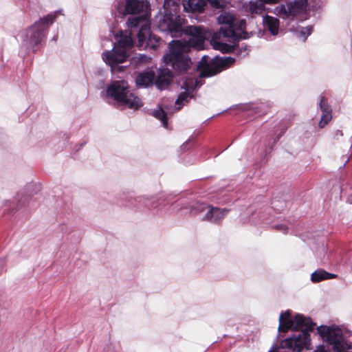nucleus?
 Masks as SVG:
<instances>
[{
    "label": "nucleus",
    "mask_w": 352,
    "mask_h": 352,
    "mask_svg": "<svg viewBox=\"0 0 352 352\" xmlns=\"http://www.w3.org/2000/svg\"><path fill=\"white\" fill-rule=\"evenodd\" d=\"M208 57L204 56L201 63L204 65L203 69L200 71L199 78H208L220 73L222 69L230 66L234 63L235 59L232 57H219L216 56L208 63Z\"/></svg>",
    "instance_id": "9"
},
{
    "label": "nucleus",
    "mask_w": 352,
    "mask_h": 352,
    "mask_svg": "<svg viewBox=\"0 0 352 352\" xmlns=\"http://www.w3.org/2000/svg\"><path fill=\"white\" fill-rule=\"evenodd\" d=\"M319 107L322 116L318 125L320 128H323L332 118L331 108L323 96L320 97Z\"/></svg>",
    "instance_id": "14"
},
{
    "label": "nucleus",
    "mask_w": 352,
    "mask_h": 352,
    "mask_svg": "<svg viewBox=\"0 0 352 352\" xmlns=\"http://www.w3.org/2000/svg\"><path fill=\"white\" fill-rule=\"evenodd\" d=\"M263 23L265 28L267 29L272 35L275 36L278 34L279 20L277 18L266 14L263 17Z\"/></svg>",
    "instance_id": "19"
},
{
    "label": "nucleus",
    "mask_w": 352,
    "mask_h": 352,
    "mask_svg": "<svg viewBox=\"0 0 352 352\" xmlns=\"http://www.w3.org/2000/svg\"><path fill=\"white\" fill-rule=\"evenodd\" d=\"M292 312L290 310H287L285 312H282L279 317V327L278 331H286L289 328L294 327V319H290Z\"/></svg>",
    "instance_id": "18"
},
{
    "label": "nucleus",
    "mask_w": 352,
    "mask_h": 352,
    "mask_svg": "<svg viewBox=\"0 0 352 352\" xmlns=\"http://www.w3.org/2000/svg\"><path fill=\"white\" fill-rule=\"evenodd\" d=\"M140 202H143L144 206L148 208H153L155 207L154 201L149 199L140 198Z\"/></svg>",
    "instance_id": "27"
},
{
    "label": "nucleus",
    "mask_w": 352,
    "mask_h": 352,
    "mask_svg": "<svg viewBox=\"0 0 352 352\" xmlns=\"http://www.w3.org/2000/svg\"><path fill=\"white\" fill-rule=\"evenodd\" d=\"M187 145V142H185L183 145H182V147H186Z\"/></svg>",
    "instance_id": "34"
},
{
    "label": "nucleus",
    "mask_w": 352,
    "mask_h": 352,
    "mask_svg": "<svg viewBox=\"0 0 352 352\" xmlns=\"http://www.w3.org/2000/svg\"><path fill=\"white\" fill-rule=\"evenodd\" d=\"M210 205L205 203L197 202L192 208L191 212L195 214H199L204 212H207Z\"/></svg>",
    "instance_id": "23"
},
{
    "label": "nucleus",
    "mask_w": 352,
    "mask_h": 352,
    "mask_svg": "<svg viewBox=\"0 0 352 352\" xmlns=\"http://www.w3.org/2000/svg\"><path fill=\"white\" fill-rule=\"evenodd\" d=\"M208 3L216 9L221 8L225 6V2L223 0H204V7Z\"/></svg>",
    "instance_id": "25"
},
{
    "label": "nucleus",
    "mask_w": 352,
    "mask_h": 352,
    "mask_svg": "<svg viewBox=\"0 0 352 352\" xmlns=\"http://www.w3.org/2000/svg\"><path fill=\"white\" fill-rule=\"evenodd\" d=\"M129 85L124 80L113 81L107 85L106 96L113 98L120 105L137 109L142 106L141 100L129 91Z\"/></svg>",
    "instance_id": "6"
},
{
    "label": "nucleus",
    "mask_w": 352,
    "mask_h": 352,
    "mask_svg": "<svg viewBox=\"0 0 352 352\" xmlns=\"http://www.w3.org/2000/svg\"><path fill=\"white\" fill-rule=\"evenodd\" d=\"M178 85L184 91L179 95L175 100V104L177 105L175 109L177 111L184 105V102H188V99L192 98L194 90L200 87L203 85V82L201 79L195 78L186 75L178 81Z\"/></svg>",
    "instance_id": "10"
},
{
    "label": "nucleus",
    "mask_w": 352,
    "mask_h": 352,
    "mask_svg": "<svg viewBox=\"0 0 352 352\" xmlns=\"http://www.w3.org/2000/svg\"><path fill=\"white\" fill-rule=\"evenodd\" d=\"M312 30L313 27L311 25L301 28L300 34L301 36H304V41L306 40L307 37L311 34Z\"/></svg>",
    "instance_id": "26"
},
{
    "label": "nucleus",
    "mask_w": 352,
    "mask_h": 352,
    "mask_svg": "<svg viewBox=\"0 0 352 352\" xmlns=\"http://www.w3.org/2000/svg\"><path fill=\"white\" fill-rule=\"evenodd\" d=\"M164 108L166 107H164V104H162L158 109L154 111L153 115L154 117L161 120L164 127L167 128V113L165 111Z\"/></svg>",
    "instance_id": "21"
},
{
    "label": "nucleus",
    "mask_w": 352,
    "mask_h": 352,
    "mask_svg": "<svg viewBox=\"0 0 352 352\" xmlns=\"http://www.w3.org/2000/svg\"><path fill=\"white\" fill-rule=\"evenodd\" d=\"M336 274L329 273V275H328V276H327V279L333 278H336Z\"/></svg>",
    "instance_id": "33"
},
{
    "label": "nucleus",
    "mask_w": 352,
    "mask_h": 352,
    "mask_svg": "<svg viewBox=\"0 0 352 352\" xmlns=\"http://www.w3.org/2000/svg\"><path fill=\"white\" fill-rule=\"evenodd\" d=\"M329 272L324 270H316L311 274V279L314 283H319L323 280H327Z\"/></svg>",
    "instance_id": "22"
},
{
    "label": "nucleus",
    "mask_w": 352,
    "mask_h": 352,
    "mask_svg": "<svg viewBox=\"0 0 352 352\" xmlns=\"http://www.w3.org/2000/svg\"><path fill=\"white\" fill-rule=\"evenodd\" d=\"M300 11V8L296 2H290L286 5H281L278 9L280 14H283L287 17L294 16Z\"/></svg>",
    "instance_id": "20"
},
{
    "label": "nucleus",
    "mask_w": 352,
    "mask_h": 352,
    "mask_svg": "<svg viewBox=\"0 0 352 352\" xmlns=\"http://www.w3.org/2000/svg\"><path fill=\"white\" fill-rule=\"evenodd\" d=\"M317 329L322 339L332 346L333 352H352V344L346 341L338 327L321 325Z\"/></svg>",
    "instance_id": "7"
},
{
    "label": "nucleus",
    "mask_w": 352,
    "mask_h": 352,
    "mask_svg": "<svg viewBox=\"0 0 352 352\" xmlns=\"http://www.w3.org/2000/svg\"><path fill=\"white\" fill-rule=\"evenodd\" d=\"M155 74L152 70H146L140 73L135 79V82L139 87H147L153 83Z\"/></svg>",
    "instance_id": "15"
},
{
    "label": "nucleus",
    "mask_w": 352,
    "mask_h": 352,
    "mask_svg": "<svg viewBox=\"0 0 352 352\" xmlns=\"http://www.w3.org/2000/svg\"><path fill=\"white\" fill-rule=\"evenodd\" d=\"M133 41L131 33L122 34L114 45L111 52L106 51L102 53V58L105 63L111 67L126 60L129 56L127 50L133 47Z\"/></svg>",
    "instance_id": "8"
},
{
    "label": "nucleus",
    "mask_w": 352,
    "mask_h": 352,
    "mask_svg": "<svg viewBox=\"0 0 352 352\" xmlns=\"http://www.w3.org/2000/svg\"><path fill=\"white\" fill-rule=\"evenodd\" d=\"M294 322V327L290 329L295 331L299 330V332L298 334H295L282 341L280 348L301 352L305 349H309L310 344L309 332L313 331L315 324L310 318L305 317L300 314L296 315Z\"/></svg>",
    "instance_id": "4"
},
{
    "label": "nucleus",
    "mask_w": 352,
    "mask_h": 352,
    "mask_svg": "<svg viewBox=\"0 0 352 352\" xmlns=\"http://www.w3.org/2000/svg\"><path fill=\"white\" fill-rule=\"evenodd\" d=\"M217 21L221 26L219 31L212 34L210 41L214 49L223 53L233 52L241 57L247 56L250 50L245 43L230 45L221 41L223 38L234 41L246 38L245 20H238L232 14L224 12L218 16Z\"/></svg>",
    "instance_id": "2"
},
{
    "label": "nucleus",
    "mask_w": 352,
    "mask_h": 352,
    "mask_svg": "<svg viewBox=\"0 0 352 352\" xmlns=\"http://www.w3.org/2000/svg\"><path fill=\"white\" fill-rule=\"evenodd\" d=\"M5 265H6L5 261L3 259H0V274L2 273Z\"/></svg>",
    "instance_id": "31"
},
{
    "label": "nucleus",
    "mask_w": 352,
    "mask_h": 352,
    "mask_svg": "<svg viewBox=\"0 0 352 352\" xmlns=\"http://www.w3.org/2000/svg\"><path fill=\"white\" fill-rule=\"evenodd\" d=\"M130 29H138L137 33L138 46L141 48L155 50L162 43L160 37L150 33V24L145 14L129 17L126 21Z\"/></svg>",
    "instance_id": "5"
},
{
    "label": "nucleus",
    "mask_w": 352,
    "mask_h": 352,
    "mask_svg": "<svg viewBox=\"0 0 352 352\" xmlns=\"http://www.w3.org/2000/svg\"><path fill=\"white\" fill-rule=\"evenodd\" d=\"M53 39H54V41H56V36H54V37L53 38Z\"/></svg>",
    "instance_id": "35"
},
{
    "label": "nucleus",
    "mask_w": 352,
    "mask_h": 352,
    "mask_svg": "<svg viewBox=\"0 0 352 352\" xmlns=\"http://www.w3.org/2000/svg\"><path fill=\"white\" fill-rule=\"evenodd\" d=\"M261 1L263 2V4L265 5V3H276L278 1V0H261Z\"/></svg>",
    "instance_id": "32"
},
{
    "label": "nucleus",
    "mask_w": 352,
    "mask_h": 352,
    "mask_svg": "<svg viewBox=\"0 0 352 352\" xmlns=\"http://www.w3.org/2000/svg\"><path fill=\"white\" fill-rule=\"evenodd\" d=\"M273 228L280 232L283 233H287L288 230V227L285 224H276L273 226Z\"/></svg>",
    "instance_id": "28"
},
{
    "label": "nucleus",
    "mask_w": 352,
    "mask_h": 352,
    "mask_svg": "<svg viewBox=\"0 0 352 352\" xmlns=\"http://www.w3.org/2000/svg\"><path fill=\"white\" fill-rule=\"evenodd\" d=\"M170 0H164L163 10H160L155 18V23L160 31L171 37H180L185 34L188 37L184 43L172 41L169 43V53L164 56L166 65L181 74L187 72L192 63L188 56L190 47L202 49L204 41L210 33L203 26L188 25L183 28V19L177 14L174 3L170 6Z\"/></svg>",
    "instance_id": "1"
},
{
    "label": "nucleus",
    "mask_w": 352,
    "mask_h": 352,
    "mask_svg": "<svg viewBox=\"0 0 352 352\" xmlns=\"http://www.w3.org/2000/svg\"><path fill=\"white\" fill-rule=\"evenodd\" d=\"M245 11L252 16L261 14L265 10V6L261 0H250L245 6Z\"/></svg>",
    "instance_id": "17"
},
{
    "label": "nucleus",
    "mask_w": 352,
    "mask_h": 352,
    "mask_svg": "<svg viewBox=\"0 0 352 352\" xmlns=\"http://www.w3.org/2000/svg\"><path fill=\"white\" fill-rule=\"evenodd\" d=\"M149 8L147 0H126L125 12L129 14H135L146 12Z\"/></svg>",
    "instance_id": "11"
},
{
    "label": "nucleus",
    "mask_w": 352,
    "mask_h": 352,
    "mask_svg": "<svg viewBox=\"0 0 352 352\" xmlns=\"http://www.w3.org/2000/svg\"><path fill=\"white\" fill-rule=\"evenodd\" d=\"M173 78V72L168 68H160L157 71L155 85L160 90L165 89Z\"/></svg>",
    "instance_id": "13"
},
{
    "label": "nucleus",
    "mask_w": 352,
    "mask_h": 352,
    "mask_svg": "<svg viewBox=\"0 0 352 352\" xmlns=\"http://www.w3.org/2000/svg\"><path fill=\"white\" fill-rule=\"evenodd\" d=\"M228 210L219 208L210 205L207 212L203 216L201 219L214 223H218L228 212Z\"/></svg>",
    "instance_id": "12"
},
{
    "label": "nucleus",
    "mask_w": 352,
    "mask_h": 352,
    "mask_svg": "<svg viewBox=\"0 0 352 352\" xmlns=\"http://www.w3.org/2000/svg\"><path fill=\"white\" fill-rule=\"evenodd\" d=\"M182 3L186 12H201L204 10V0H182Z\"/></svg>",
    "instance_id": "16"
},
{
    "label": "nucleus",
    "mask_w": 352,
    "mask_h": 352,
    "mask_svg": "<svg viewBox=\"0 0 352 352\" xmlns=\"http://www.w3.org/2000/svg\"><path fill=\"white\" fill-rule=\"evenodd\" d=\"M314 352H328L323 345L318 346Z\"/></svg>",
    "instance_id": "29"
},
{
    "label": "nucleus",
    "mask_w": 352,
    "mask_h": 352,
    "mask_svg": "<svg viewBox=\"0 0 352 352\" xmlns=\"http://www.w3.org/2000/svg\"><path fill=\"white\" fill-rule=\"evenodd\" d=\"M342 132L340 130H337L334 132L333 138L338 140L339 137L342 136Z\"/></svg>",
    "instance_id": "30"
},
{
    "label": "nucleus",
    "mask_w": 352,
    "mask_h": 352,
    "mask_svg": "<svg viewBox=\"0 0 352 352\" xmlns=\"http://www.w3.org/2000/svg\"><path fill=\"white\" fill-rule=\"evenodd\" d=\"M60 11H56L36 21L32 25L21 33V47L27 53L35 51L45 41L48 28L56 20Z\"/></svg>",
    "instance_id": "3"
},
{
    "label": "nucleus",
    "mask_w": 352,
    "mask_h": 352,
    "mask_svg": "<svg viewBox=\"0 0 352 352\" xmlns=\"http://www.w3.org/2000/svg\"><path fill=\"white\" fill-rule=\"evenodd\" d=\"M30 199V195L24 193H18L16 197V200L18 201L17 208H21L29 201Z\"/></svg>",
    "instance_id": "24"
}]
</instances>
